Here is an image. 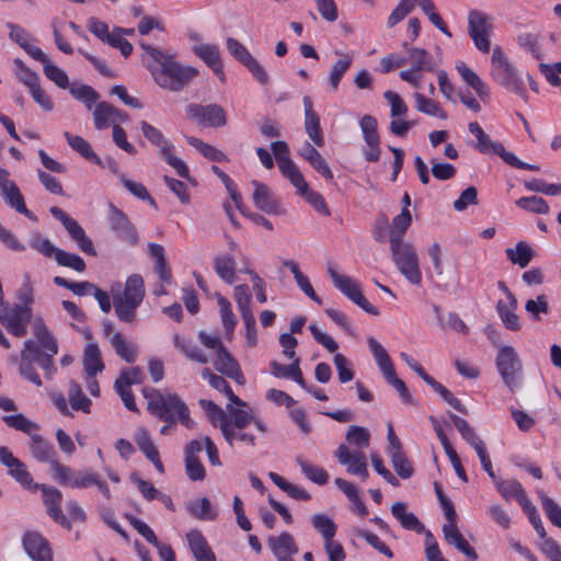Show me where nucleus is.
Listing matches in <instances>:
<instances>
[{
	"label": "nucleus",
	"instance_id": "nucleus-1",
	"mask_svg": "<svg viewBox=\"0 0 561 561\" xmlns=\"http://www.w3.org/2000/svg\"><path fill=\"white\" fill-rule=\"evenodd\" d=\"M31 453L32 456L39 462H47L54 479L64 486L72 489H87L92 485L101 492L106 499L111 500L112 493L107 483L100 478V476L90 469L76 471L72 468L60 463L57 459L55 447L45 440L41 435H31Z\"/></svg>",
	"mask_w": 561,
	"mask_h": 561
},
{
	"label": "nucleus",
	"instance_id": "nucleus-2",
	"mask_svg": "<svg viewBox=\"0 0 561 561\" xmlns=\"http://www.w3.org/2000/svg\"><path fill=\"white\" fill-rule=\"evenodd\" d=\"M34 335L39 345L33 340L24 341L19 371L24 379L36 387H41L43 382L39 375L36 373L34 363L44 370L47 379H51L56 373L53 357L58 353V344L47 325L41 319H37L34 323Z\"/></svg>",
	"mask_w": 561,
	"mask_h": 561
},
{
	"label": "nucleus",
	"instance_id": "nucleus-3",
	"mask_svg": "<svg viewBox=\"0 0 561 561\" xmlns=\"http://www.w3.org/2000/svg\"><path fill=\"white\" fill-rule=\"evenodd\" d=\"M140 47L145 51L144 65L161 89L172 92L182 91L199 73L197 68L179 62L175 55L144 42L140 43Z\"/></svg>",
	"mask_w": 561,
	"mask_h": 561
},
{
	"label": "nucleus",
	"instance_id": "nucleus-4",
	"mask_svg": "<svg viewBox=\"0 0 561 561\" xmlns=\"http://www.w3.org/2000/svg\"><path fill=\"white\" fill-rule=\"evenodd\" d=\"M142 394L151 415L164 423L180 422L187 428L192 427L193 421L190 417L188 407L176 393H164L158 389L145 387Z\"/></svg>",
	"mask_w": 561,
	"mask_h": 561
},
{
	"label": "nucleus",
	"instance_id": "nucleus-5",
	"mask_svg": "<svg viewBox=\"0 0 561 561\" xmlns=\"http://www.w3.org/2000/svg\"><path fill=\"white\" fill-rule=\"evenodd\" d=\"M145 294V283L139 274L128 276L123 290L112 288L114 312L119 321L133 323L136 320Z\"/></svg>",
	"mask_w": 561,
	"mask_h": 561
},
{
	"label": "nucleus",
	"instance_id": "nucleus-6",
	"mask_svg": "<svg viewBox=\"0 0 561 561\" xmlns=\"http://www.w3.org/2000/svg\"><path fill=\"white\" fill-rule=\"evenodd\" d=\"M230 419L226 424H219L220 432L230 447L240 444L254 448L256 446V437L248 431L253 420V413L248 410L232 408L228 405Z\"/></svg>",
	"mask_w": 561,
	"mask_h": 561
},
{
	"label": "nucleus",
	"instance_id": "nucleus-7",
	"mask_svg": "<svg viewBox=\"0 0 561 561\" xmlns=\"http://www.w3.org/2000/svg\"><path fill=\"white\" fill-rule=\"evenodd\" d=\"M490 75L497 84L507 91L524 95L525 88L518 70L500 46H495L492 50Z\"/></svg>",
	"mask_w": 561,
	"mask_h": 561
},
{
	"label": "nucleus",
	"instance_id": "nucleus-8",
	"mask_svg": "<svg viewBox=\"0 0 561 561\" xmlns=\"http://www.w3.org/2000/svg\"><path fill=\"white\" fill-rule=\"evenodd\" d=\"M495 366L503 383L511 390L516 391L523 379V363L513 346L505 345L500 347Z\"/></svg>",
	"mask_w": 561,
	"mask_h": 561
},
{
	"label": "nucleus",
	"instance_id": "nucleus-9",
	"mask_svg": "<svg viewBox=\"0 0 561 561\" xmlns=\"http://www.w3.org/2000/svg\"><path fill=\"white\" fill-rule=\"evenodd\" d=\"M390 253L394 265L404 278L413 285H420L422 273L414 247L409 242L390 244Z\"/></svg>",
	"mask_w": 561,
	"mask_h": 561
},
{
	"label": "nucleus",
	"instance_id": "nucleus-10",
	"mask_svg": "<svg viewBox=\"0 0 561 561\" xmlns=\"http://www.w3.org/2000/svg\"><path fill=\"white\" fill-rule=\"evenodd\" d=\"M367 343L383 377L398 391L403 402L412 403L413 398L404 381L397 376L393 364L385 347L373 336L367 339Z\"/></svg>",
	"mask_w": 561,
	"mask_h": 561
},
{
	"label": "nucleus",
	"instance_id": "nucleus-11",
	"mask_svg": "<svg viewBox=\"0 0 561 561\" xmlns=\"http://www.w3.org/2000/svg\"><path fill=\"white\" fill-rule=\"evenodd\" d=\"M328 273L334 286L352 302H354L368 314L377 316L379 313L378 309L368 302V300L364 297L360 285L356 280L350 276L337 273L332 265L328 266Z\"/></svg>",
	"mask_w": 561,
	"mask_h": 561
},
{
	"label": "nucleus",
	"instance_id": "nucleus-12",
	"mask_svg": "<svg viewBox=\"0 0 561 561\" xmlns=\"http://www.w3.org/2000/svg\"><path fill=\"white\" fill-rule=\"evenodd\" d=\"M404 47L407 48L409 56L407 58V62H410V68L407 70H402L399 73V77L413 85L414 88H420L421 85V71H428L434 72L435 71V64L433 61L432 56L423 48H416V47H408L407 44H404Z\"/></svg>",
	"mask_w": 561,
	"mask_h": 561
},
{
	"label": "nucleus",
	"instance_id": "nucleus-13",
	"mask_svg": "<svg viewBox=\"0 0 561 561\" xmlns=\"http://www.w3.org/2000/svg\"><path fill=\"white\" fill-rule=\"evenodd\" d=\"M493 31L492 16L479 10L468 13V34L480 51H490V35Z\"/></svg>",
	"mask_w": 561,
	"mask_h": 561
},
{
	"label": "nucleus",
	"instance_id": "nucleus-14",
	"mask_svg": "<svg viewBox=\"0 0 561 561\" xmlns=\"http://www.w3.org/2000/svg\"><path fill=\"white\" fill-rule=\"evenodd\" d=\"M0 323L5 330L16 336L22 337L27 333V325L32 319V309L27 306L13 305L12 307L1 306Z\"/></svg>",
	"mask_w": 561,
	"mask_h": 561
},
{
	"label": "nucleus",
	"instance_id": "nucleus-15",
	"mask_svg": "<svg viewBox=\"0 0 561 561\" xmlns=\"http://www.w3.org/2000/svg\"><path fill=\"white\" fill-rule=\"evenodd\" d=\"M108 211L107 222L110 229L121 241L129 245H137L139 243V236L128 216L114 204L108 205Z\"/></svg>",
	"mask_w": 561,
	"mask_h": 561
},
{
	"label": "nucleus",
	"instance_id": "nucleus-16",
	"mask_svg": "<svg viewBox=\"0 0 561 561\" xmlns=\"http://www.w3.org/2000/svg\"><path fill=\"white\" fill-rule=\"evenodd\" d=\"M186 115L208 127H222L227 124L226 112L218 104L201 105L191 103L185 107Z\"/></svg>",
	"mask_w": 561,
	"mask_h": 561
},
{
	"label": "nucleus",
	"instance_id": "nucleus-17",
	"mask_svg": "<svg viewBox=\"0 0 561 561\" xmlns=\"http://www.w3.org/2000/svg\"><path fill=\"white\" fill-rule=\"evenodd\" d=\"M49 211L54 218L62 224L69 236L78 243L81 251L87 254L96 255V251L91 239L85 234L83 228L77 220L69 217L58 206H51Z\"/></svg>",
	"mask_w": 561,
	"mask_h": 561
},
{
	"label": "nucleus",
	"instance_id": "nucleus-18",
	"mask_svg": "<svg viewBox=\"0 0 561 561\" xmlns=\"http://www.w3.org/2000/svg\"><path fill=\"white\" fill-rule=\"evenodd\" d=\"M363 138L368 146L364 157L368 162H376L380 159V137L377 130V119L371 115H364L359 122Z\"/></svg>",
	"mask_w": 561,
	"mask_h": 561
},
{
	"label": "nucleus",
	"instance_id": "nucleus-19",
	"mask_svg": "<svg viewBox=\"0 0 561 561\" xmlns=\"http://www.w3.org/2000/svg\"><path fill=\"white\" fill-rule=\"evenodd\" d=\"M0 462L8 468V473L23 488H37V484L33 483V478L26 466L5 446H0Z\"/></svg>",
	"mask_w": 561,
	"mask_h": 561
},
{
	"label": "nucleus",
	"instance_id": "nucleus-20",
	"mask_svg": "<svg viewBox=\"0 0 561 561\" xmlns=\"http://www.w3.org/2000/svg\"><path fill=\"white\" fill-rule=\"evenodd\" d=\"M22 543L26 554L33 561H53V551L49 542L39 533H25Z\"/></svg>",
	"mask_w": 561,
	"mask_h": 561
},
{
	"label": "nucleus",
	"instance_id": "nucleus-21",
	"mask_svg": "<svg viewBox=\"0 0 561 561\" xmlns=\"http://www.w3.org/2000/svg\"><path fill=\"white\" fill-rule=\"evenodd\" d=\"M267 545L277 561H294L293 556L298 552L294 537L287 531H283L277 537L271 536Z\"/></svg>",
	"mask_w": 561,
	"mask_h": 561
},
{
	"label": "nucleus",
	"instance_id": "nucleus-22",
	"mask_svg": "<svg viewBox=\"0 0 561 561\" xmlns=\"http://www.w3.org/2000/svg\"><path fill=\"white\" fill-rule=\"evenodd\" d=\"M254 187L252 199L254 205L262 211L276 215L280 213L279 203L270 188L256 180L252 181Z\"/></svg>",
	"mask_w": 561,
	"mask_h": 561
},
{
	"label": "nucleus",
	"instance_id": "nucleus-23",
	"mask_svg": "<svg viewBox=\"0 0 561 561\" xmlns=\"http://www.w3.org/2000/svg\"><path fill=\"white\" fill-rule=\"evenodd\" d=\"M302 104L306 133L317 147H322L324 145V138L321 131L320 117L314 112L312 101L309 96H304Z\"/></svg>",
	"mask_w": 561,
	"mask_h": 561
},
{
	"label": "nucleus",
	"instance_id": "nucleus-24",
	"mask_svg": "<svg viewBox=\"0 0 561 561\" xmlns=\"http://www.w3.org/2000/svg\"><path fill=\"white\" fill-rule=\"evenodd\" d=\"M194 54L199 57L218 76L220 81L225 80L222 64L220 59V51L215 44H199L193 46Z\"/></svg>",
	"mask_w": 561,
	"mask_h": 561
},
{
	"label": "nucleus",
	"instance_id": "nucleus-25",
	"mask_svg": "<svg viewBox=\"0 0 561 561\" xmlns=\"http://www.w3.org/2000/svg\"><path fill=\"white\" fill-rule=\"evenodd\" d=\"M186 539L196 561H216L215 553L199 530H191L186 534Z\"/></svg>",
	"mask_w": 561,
	"mask_h": 561
},
{
	"label": "nucleus",
	"instance_id": "nucleus-26",
	"mask_svg": "<svg viewBox=\"0 0 561 561\" xmlns=\"http://www.w3.org/2000/svg\"><path fill=\"white\" fill-rule=\"evenodd\" d=\"M335 457L343 466H347V472L351 474L358 473L366 465V457L362 451H350L345 445H340L335 450Z\"/></svg>",
	"mask_w": 561,
	"mask_h": 561
},
{
	"label": "nucleus",
	"instance_id": "nucleus-27",
	"mask_svg": "<svg viewBox=\"0 0 561 561\" xmlns=\"http://www.w3.org/2000/svg\"><path fill=\"white\" fill-rule=\"evenodd\" d=\"M443 534L445 540L450 545L457 548L460 552L472 560L478 559V553L473 547H471L468 541L463 538V536L458 530L457 525H444Z\"/></svg>",
	"mask_w": 561,
	"mask_h": 561
},
{
	"label": "nucleus",
	"instance_id": "nucleus-28",
	"mask_svg": "<svg viewBox=\"0 0 561 561\" xmlns=\"http://www.w3.org/2000/svg\"><path fill=\"white\" fill-rule=\"evenodd\" d=\"M517 304V299H515L514 304L508 299H501L496 302V312L502 323L507 330L513 332L519 331L522 328L519 317L515 312Z\"/></svg>",
	"mask_w": 561,
	"mask_h": 561
},
{
	"label": "nucleus",
	"instance_id": "nucleus-29",
	"mask_svg": "<svg viewBox=\"0 0 561 561\" xmlns=\"http://www.w3.org/2000/svg\"><path fill=\"white\" fill-rule=\"evenodd\" d=\"M392 515L400 522L404 529L413 530L417 534L424 531V526L413 513L407 512V506L403 502H394L391 505Z\"/></svg>",
	"mask_w": 561,
	"mask_h": 561
},
{
	"label": "nucleus",
	"instance_id": "nucleus-30",
	"mask_svg": "<svg viewBox=\"0 0 561 561\" xmlns=\"http://www.w3.org/2000/svg\"><path fill=\"white\" fill-rule=\"evenodd\" d=\"M453 424L459 431L461 437L472 447L476 451L485 447L484 442L478 436L474 428L468 423L467 420L454 414L448 413Z\"/></svg>",
	"mask_w": 561,
	"mask_h": 561
},
{
	"label": "nucleus",
	"instance_id": "nucleus-31",
	"mask_svg": "<svg viewBox=\"0 0 561 561\" xmlns=\"http://www.w3.org/2000/svg\"><path fill=\"white\" fill-rule=\"evenodd\" d=\"M412 216L409 209L402 208L401 213L397 215L391 222L389 231V243H402L405 231L411 226Z\"/></svg>",
	"mask_w": 561,
	"mask_h": 561
},
{
	"label": "nucleus",
	"instance_id": "nucleus-32",
	"mask_svg": "<svg viewBox=\"0 0 561 561\" xmlns=\"http://www.w3.org/2000/svg\"><path fill=\"white\" fill-rule=\"evenodd\" d=\"M299 358L296 357L294 363L290 365H283L275 360L271 363L272 374L275 377L290 378L295 380L300 387L307 389L306 381L302 376V371L299 367Z\"/></svg>",
	"mask_w": 561,
	"mask_h": 561
},
{
	"label": "nucleus",
	"instance_id": "nucleus-33",
	"mask_svg": "<svg viewBox=\"0 0 561 561\" xmlns=\"http://www.w3.org/2000/svg\"><path fill=\"white\" fill-rule=\"evenodd\" d=\"M202 376L208 379L209 385L214 389L224 392L231 403L241 408L247 405V403L243 400H241L238 396L234 394L230 385L222 376L211 373L208 368H205L203 370Z\"/></svg>",
	"mask_w": 561,
	"mask_h": 561
},
{
	"label": "nucleus",
	"instance_id": "nucleus-34",
	"mask_svg": "<svg viewBox=\"0 0 561 561\" xmlns=\"http://www.w3.org/2000/svg\"><path fill=\"white\" fill-rule=\"evenodd\" d=\"M237 262L232 254L218 255L214 260L215 273L227 284L236 280Z\"/></svg>",
	"mask_w": 561,
	"mask_h": 561
},
{
	"label": "nucleus",
	"instance_id": "nucleus-35",
	"mask_svg": "<svg viewBox=\"0 0 561 561\" xmlns=\"http://www.w3.org/2000/svg\"><path fill=\"white\" fill-rule=\"evenodd\" d=\"M110 343L113 346L117 356L127 363H135L137 359L136 346L128 342L122 333H113L110 336Z\"/></svg>",
	"mask_w": 561,
	"mask_h": 561
},
{
	"label": "nucleus",
	"instance_id": "nucleus-36",
	"mask_svg": "<svg viewBox=\"0 0 561 561\" xmlns=\"http://www.w3.org/2000/svg\"><path fill=\"white\" fill-rule=\"evenodd\" d=\"M64 136L68 145L84 159L99 165L102 164L100 157L92 150L91 145L84 138L81 136H75L69 131H65Z\"/></svg>",
	"mask_w": 561,
	"mask_h": 561
},
{
	"label": "nucleus",
	"instance_id": "nucleus-37",
	"mask_svg": "<svg viewBox=\"0 0 561 561\" xmlns=\"http://www.w3.org/2000/svg\"><path fill=\"white\" fill-rule=\"evenodd\" d=\"M1 195L5 199L7 204L14 208L18 213L26 216L30 219H35L33 213L26 208L24 197L15 183L9 185L7 190L2 191Z\"/></svg>",
	"mask_w": 561,
	"mask_h": 561
},
{
	"label": "nucleus",
	"instance_id": "nucleus-38",
	"mask_svg": "<svg viewBox=\"0 0 561 561\" xmlns=\"http://www.w3.org/2000/svg\"><path fill=\"white\" fill-rule=\"evenodd\" d=\"M83 365L88 377H95L98 373L104 369L101 353L96 344H89L85 347Z\"/></svg>",
	"mask_w": 561,
	"mask_h": 561
},
{
	"label": "nucleus",
	"instance_id": "nucleus-39",
	"mask_svg": "<svg viewBox=\"0 0 561 561\" xmlns=\"http://www.w3.org/2000/svg\"><path fill=\"white\" fill-rule=\"evenodd\" d=\"M505 254L513 264L518 265L520 268H525L533 260L535 253L529 245L520 241L515 245V248H507L505 250Z\"/></svg>",
	"mask_w": 561,
	"mask_h": 561
},
{
	"label": "nucleus",
	"instance_id": "nucleus-40",
	"mask_svg": "<svg viewBox=\"0 0 561 561\" xmlns=\"http://www.w3.org/2000/svg\"><path fill=\"white\" fill-rule=\"evenodd\" d=\"M68 399L75 411L90 413L91 400L82 392L81 386L71 380L68 385Z\"/></svg>",
	"mask_w": 561,
	"mask_h": 561
},
{
	"label": "nucleus",
	"instance_id": "nucleus-41",
	"mask_svg": "<svg viewBox=\"0 0 561 561\" xmlns=\"http://www.w3.org/2000/svg\"><path fill=\"white\" fill-rule=\"evenodd\" d=\"M279 171L296 187L297 194L301 195L309 188L308 183L295 162L285 161V164L280 165Z\"/></svg>",
	"mask_w": 561,
	"mask_h": 561
},
{
	"label": "nucleus",
	"instance_id": "nucleus-42",
	"mask_svg": "<svg viewBox=\"0 0 561 561\" xmlns=\"http://www.w3.org/2000/svg\"><path fill=\"white\" fill-rule=\"evenodd\" d=\"M413 98L415 100V107L419 112H422L430 116H435L440 119L447 118V113L440 107V105L428 98H425L423 94L415 92L413 94Z\"/></svg>",
	"mask_w": 561,
	"mask_h": 561
},
{
	"label": "nucleus",
	"instance_id": "nucleus-43",
	"mask_svg": "<svg viewBox=\"0 0 561 561\" xmlns=\"http://www.w3.org/2000/svg\"><path fill=\"white\" fill-rule=\"evenodd\" d=\"M188 145L194 147L196 150H198L205 158L216 161V162H222L227 161V156L216 147L208 145L204 142L202 139L193 137V136H186L185 137Z\"/></svg>",
	"mask_w": 561,
	"mask_h": 561
},
{
	"label": "nucleus",
	"instance_id": "nucleus-44",
	"mask_svg": "<svg viewBox=\"0 0 561 561\" xmlns=\"http://www.w3.org/2000/svg\"><path fill=\"white\" fill-rule=\"evenodd\" d=\"M312 527L322 536L324 541H329L334 538L337 526L325 514H314L311 517Z\"/></svg>",
	"mask_w": 561,
	"mask_h": 561
},
{
	"label": "nucleus",
	"instance_id": "nucleus-45",
	"mask_svg": "<svg viewBox=\"0 0 561 561\" xmlns=\"http://www.w3.org/2000/svg\"><path fill=\"white\" fill-rule=\"evenodd\" d=\"M476 147L483 154L494 153L501 157L504 162L511 154V151H507L501 142L492 140L485 133L478 139Z\"/></svg>",
	"mask_w": 561,
	"mask_h": 561
},
{
	"label": "nucleus",
	"instance_id": "nucleus-46",
	"mask_svg": "<svg viewBox=\"0 0 561 561\" xmlns=\"http://www.w3.org/2000/svg\"><path fill=\"white\" fill-rule=\"evenodd\" d=\"M496 489L506 501L519 499L526 493L523 485L517 480H496Z\"/></svg>",
	"mask_w": 561,
	"mask_h": 561
},
{
	"label": "nucleus",
	"instance_id": "nucleus-47",
	"mask_svg": "<svg viewBox=\"0 0 561 561\" xmlns=\"http://www.w3.org/2000/svg\"><path fill=\"white\" fill-rule=\"evenodd\" d=\"M352 65V57L344 55L341 59L336 60L329 72V84L333 91H336L341 79L346 73Z\"/></svg>",
	"mask_w": 561,
	"mask_h": 561
},
{
	"label": "nucleus",
	"instance_id": "nucleus-48",
	"mask_svg": "<svg viewBox=\"0 0 561 561\" xmlns=\"http://www.w3.org/2000/svg\"><path fill=\"white\" fill-rule=\"evenodd\" d=\"M174 346L182 352L187 358L199 364H207L209 358L196 345L186 343L179 334L174 335Z\"/></svg>",
	"mask_w": 561,
	"mask_h": 561
},
{
	"label": "nucleus",
	"instance_id": "nucleus-49",
	"mask_svg": "<svg viewBox=\"0 0 561 561\" xmlns=\"http://www.w3.org/2000/svg\"><path fill=\"white\" fill-rule=\"evenodd\" d=\"M515 204L523 210L539 215L548 214L550 210L548 203L542 197L536 195L520 197Z\"/></svg>",
	"mask_w": 561,
	"mask_h": 561
},
{
	"label": "nucleus",
	"instance_id": "nucleus-50",
	"mask_svg": "<svg viewBox=\"0 0 561 561\" xmlns=\"http://www.w3.org/2000/svg\"><path fill=\"white\" fill-rule=\"evenodd\" d=\"M215 296L219 306L222 325L227 333H232L237 324V319L231 309V304L219 293H216Z\"/></svg>",
	"mask_w": 561,
	"mask_h": 561
},
{
	"label": "nucleus",
	"instance_id": "nucleus-51",
	"mask_svg": "<svg viewBox=\"0 0 561 561\" xmlns=\"http://www.w3.org/2000/svg\"><path fill=\"white\" fill-rule=\"evenodd\" d=\"M187 508L195 518L201 520H214L217 517V512L211 507L207 497L190 503Z\"/></svg>",
	"mask_w": 561,
	"mask_h": 561
},
{
	"label": "nucleus",
	"instance_id": "nucleus-52",
	"mask_svg": "<svg viewBox=\"0 0 561 561\" xmlns=\"http://www.w3.org/2000/svg\"><path fill=\"white\" fill-rule=\"evenodd\" d=\"M140 127L144 137L152 145L159 147L161 154L163 153L164 150L173 148V146L165 140L162 133L151 124L147 123L146 121H142Z\"/></svg>",
	"mask_w": 561,
	"mask_h": 561
},
{
	"label": "nucleus",
	"instance_id": "nucleus-53",
	"mask_svg": "<svg viewBox=\"0 0 561 561\" xmlns=\"http://www.w3.org/2000/svg\"><path fill=\"white\" fill-rule=\"evenodd\" d=\"M2 421L7 426L16 431H21L27 435H32L33 431L38 430V425L22 413L15 415H4Z\"/></svg>",
	"mask_w": 561,
	"mask_h": 561
},
{
	"label": "nucleus",
	"instance_id": "nucleus-54",
	"mask_svg": "<svg viewBox=\"0 0 561 561\" xmlns=\"http://www.w3.org/2000/svg\"><path fill=\"white\" fill-rule=\"evenodd\" d=\"M69 92L75 99L84 103L88 110H91L100 99L99 92L88 84L70 87Z\"/></svg>",
	"mask_w": 561,
	"mask_h": 561
},
{
	"label": "nucleus",
	"instance_id": "nucleus-55",
	"mask_svg": "<svg viewBox=\"0 0 561 561\" xmlns=\"http://www.w3.org/2000/svg\"><path fill=\"white\" fill-rule=\"evenodd\" d=\"M389 455L397 474L402 479L411 478L414 470L402 450H390Z\"/></svg>",
	"mask_w": 561,
	"mask_h": 561
},
{
	"label": "nucleus",
	"instance_id": "nucleus-56",
	"mask_svg": "<svg viewBox=\"0 0 561 561\" xmlns=\"http://www.w3.org/2000/svg\"><path fill=\"white\" fill-rule=\"evenodd\" d=\"M116 114L115 107L107 102H100L93 112L95 128L101 130L108 127L113 115Z\"/></svg>",
	"mask_w": 561,
	"mask_h": 561
},
{
	"label": "nucleus",
	"instance_id": "nucleus-57",
	"mask_svg": "<svg viewBox=\"0 0 561 561\" xmlns=\"http://www.w3.org/2000/svg\"><path fill=\"white\" fill-rule=\"evenodd\" d=\"M199 405L206 410L208 419L213 425L226 424L230 419V413L227 414L218 404L210 400L199 399Z\"/></svg>",
	"mask_w": 561,
	"mask_h": 561
},
{
	"label": "nucleus",
	"instance_id": "nucleus-58",
	"mask_svg": "<svg viewBox=\"0 0 561 561\" xmlns=\"http://www.w3.org/2000/svg\"><path fill=\"white\" fill-rule=\"evenodd\" d=\"M135 442L148 460L159 455V451L146 428L140 427L136 431Z\"/></svg>",
	"mask_w": 561,
	"mask_h": 561
},
{
	"label": "nucleus",
	"instance_id": "nucleus-59",
	"mask_svg": "<svg viewBox=\"0 0 561 561\" xmlns=\"http://www.w3.org/2000/svg\"><path fill=\"white\" fill-rule=\"evenodd\" d=\"M297 462L304 474L312 482L319 485H323L328 482L329 474L324 469L310 465L300 457L297 458Z\"/></svg>",
	"mask_w": 561,
	"mask_h": 561
},
{
	"label": "nucleus",
	"instance_id": "nucleus-60",
	"mask_svg": "<svg viewBox=\"0 0 561 561\" xmlns=\"http://www.w3.org/2000/svg\"><path fill=\"white\" fill-rule=\"evenodd\" d=\"M30 247L36 250L38 253L43 254L46 257L56 259V253L59 250L56 248L49 239L42 238L38 231L32 233L30 238Z\"/></svg>",
	"mask_w": 561,
	"mask_h": 561
},
{
	"label": "nucleus",
	"instance_id": "nucleus-61",
	"mask_svg": "<svg viewBox=\"0 0 561 561\" xmlns=\"http://www.w3.org/2000/svg\"><path fill=\"white\" fill-rule=\"evenodd\" d=\"M55 261L58 265L72 268L79 273L85 271V263L81 256L61 249L57 251Z\"/></svg>",
	"mask_w": 561,
	"mask_h": 561
},
{
	"label": "nucleus",
	"instance_id": "nucleus-62",
	"mask_svg": "<svg viewBox=\"0 0 561 561\" xmlns=\"http://www.w3.org/2000/svg\"><path fill=\"white\" fill-rule=\"evenodd\" d=\"M233 291V298L237 302L241 317L253 314L251 309L252 295L248 285H238L234 287Z\"/></svg>",
	"mask_w": 561,
	"mask_h": 561
},
{
	"label": "nucleus",
	"instance_id": "nucleus-63",
	"mask_svg": "<svg viewBox=\"0 0 561 561\" xmlns=\"http://www.w3.org/2000/svg\"><path fill=\"white\" fill-rule=\"evenodd\" d=\"M415 8L413 0H401L399 4L390 13L387 26L389 28L396 26L403 21Z\"/></svg>",
	"mask_w": 561,
	"mask_h": 561
},
{
	"label": "nucleus",
	"instance_id": "nucleus-64",
	"mask_svg": "<svg viewBox=\"0 0 561 561\" xmlns=\"http://www.w3.org/2000/svg\"><path fill=\"white\" fill-rule=\"evenodd\" d=\"M541 506L549 520L561 528V507L548 495L540 493Z\"/></svg>",
	"mask_w": 561,
	"mask_h": 561
}]
</instances>
